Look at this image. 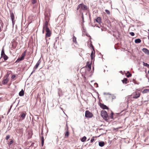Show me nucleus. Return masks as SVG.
I'll return each mask as SVG.
<instances>
[{"mask_svg":"<svg viewBox=\"0 0 149 149\" xmlns=\"http://www.w3.org/2000/svg\"><path fill=\"white\" fill-rule=\"evenodd\" d=\"M114 113L113 112H111V114L109 116L107 113V112H101V115L104 119L106 121H108L109 118L113 119V115Z\"/></svg>","mask_w":149,"mask_h":149,"instance_id":"nucleus-1","label":"nucleus"},{"mask_svg":"<svg viewBox=\"0 0 149 149\" xmlns=\"http://www.w3.org/2000/svg\"><path fill=\"white\" fill-rule=\"evenodd\" d=\"M26 53V51H24L22 54L21 56L19 58H18L15 63H18L20 61L23 60L25 56Z\"/></svg>","mask_w":149,"mask_h":149,"instance_id":"nucleus-2","label":"nucleus"},{"mask_svg":"<svg viewBox=\"0 0 149 149\" xmlns=\"http://www.w3.org/2000/svg\"><path fill=\"white\" fill-rule=\"evenodd\" d=\"M140 95V93L137 92H135L133 93V94L131 95L133 96V97L134 99H137L139 97Z\"/></svg>","mask_w":149,"mask_h":149,"instance_id":"nucleus-3","label":"nucleus"},{"mask_svg":"<svg viewBox=\"0 0 149 149\" xmlns=\"http://www.w3.org/2000/svg\"><path fill=\"white\" fill-rule=\"evenodd\" d=\"M45 29L46 32L45 35L46 37H50L51 35V32L49 28H46Z\"/></svg>","mask_w":149,"mask_h":149,"instance_id":"nucleus-4","label":"nucleus"},{"mask_svg":"<svg viewBox=\"0 0 149 149\" xmlns=\"http://www.w3.org/2000/svg\"><path fill=\"white\" fill-rule=\"evenodd\" d=\"M81 10H85L88 9V7L86 6L83 3H81Z\"/></svg>","mask_w":149,"mask_h":149,"instance_id":"nucleus-5","label":"nucleus"},{"mask_svg":"<svg viewBox=\"0 0 149 149\" xmlns=\"http://www.w3.org/2000/svg\"><path fill=\"white\" fill-rule=\"evenodd\" d=\"M93 115L91 112H85V116L87 118H91L93 116Z\"/></svg>","mask_w":149,"mask_h":149,"instance_id":"nucleus-6","label":"nucleus"},{"mask_svg":"<svg viewBox=\"0 0 149 149\" xmlns=\"http://www.w3.org/2000/svg\"><path fill=\"white\" fill-rule=\"evenodd\" d=\"M95 53V50L92 51L91 54V61L93 59L94 60Z\"/></svg>","mask_w":149,"mask_h":149,"instance_id":"nucleus-7","label":"nucleus"},{"mask_svg":"<svg viewBox=\"0 0 149 149\" xmlns=\"http://www.w3.org/2000/svg\"><path fill=\"white\" fill-rule=\"evenodd\" d=\"M100 106L101 108H102L103 109H108V107L106 105L104 104H103L100 103Z\"/></svg>","mask_w":149,"mask_h":149,"instance_id":"nucleus-8","label":"nucleus"},{"mask_svg":"<svg viewBox=\"0 0 149 149\" xmlns=\"http://www.w3.org/2000/svg\"><path fill=\"white\" fill-rule=\"evenodd\" d=\"M142 51L147 55H149V50L146 48H143L142 49Z\"/></svg>","mask_w":149,"mask_h":149,"instance_id":"nucleus-9","label":"nucleus"},{"mask_svg":"<svg viewBox=\"0 0 149 149\" xmlns=\"http://www.w3.org/2000/svg\"><path fill=\"white\" fill-rule=\"evenodd\" d=\"M41 61L39 59L37 63L36 64L35 66L34 67L33 69H35V70L36 69L38 68V66H39V65L41 63Z\"/></svg>","mask_w":149,"mask_h":149,"instance_id":"nucleus-10","label":"nucleus"},{"mask_svg":"<svg viewBox=\"0 0 149 149\" xmlns=\"http://www.w3.org/2000/svg\"><path fill=\"white\" fill-rule=\"evenodd\" d=\"M101 18L100 17H98L97 18L95 19L96 21L100 24L101 23H102L101 22Z\"/></svg>","mask_w":149,"mask_h":149,"instance_id":"nucleus-11","label":"nucleus"},{"mask_svg":"<svg viewBox=\"0 0 149 149\" xmlns=\"http://www.w3.org/2000/svg\"><path fill=\"white\" fill-rule=\"evenodd\" d=\"M91 62L90 63L89 62H87V65H88V67L89 69L88 71H90L91 69Z\"/></svg>","mask_w":149,"mask_h":149,"instance_id":"nucleus-12","label":"nucleus"},{"mask_svg":"<svg viewBox=\"0 0 149 149\" xmlns=\"http://www.w3.org/2000/svg\"><path fill=\"white\" fill-rule=\"evenodd\" d=\"M10 17L13 23V22L14 20L15 19L13 13V12L10 13Z\"/></svg>","mask_w":149,"mask_h":149,"instance_id":"nucleus-13","label":"nucleus"},{"mask_svg":"<svg viewBox=\"0 0 149 149\" xmlns=\"http://www.w3.org/2000/svg\"><path fill=\"white\" fill-rule=\"evenodd\" d=\"M48 24V23L47 21H46L45 23V24L43 25V27L44 29H46V28H48L47 26Z\"/></svg>","mask_w":149,"mask_h":149,"instance_id":"nucleus-14","label":"nucleus"},{"mask_svg":"<svg viewBox=\"0 0 149 149\" xmlns=\"http://www.w3.org/2000/svg\"><path fill=\"white\" fill-rule=\"evenodd\" d=\"M104 145V141H100L99 143V145L101 147L103 146Z\"/></svg>","mask_w":149,"mask_h":149,"instance_id":"nucleus-15","label":"nucleus"},{"mask_svg":"<svg viewBox=\"0 0 149 149\" xmlns=\"http://www.w3.org/2000/svg\"><path fill=\"white\" fill-rule=\"evenodd\" d=\"M127 78H124L122 80V81L124 84H127Z\"/></svg>","mask_w":149,"mask_h":149,"instance_id":"nucleus-16","label":"nucleus"},{"mask_svg":"<svg viewBox=\"0 0 149 149\" xmlns=\"http://www.w3.org/2000/svg\"><path fill=\"white\" fill-rule=\"evenodd\" d=\"M8 79L6 78L4 79L2 81V84H7L8 82Z\"/></svg>","mask_w":149,"mask_h":149,"instance_id":"nucleus-17","label":"nucleus"},{"mask_svg":"<svg viewBox=\"0 0 149 149\" xmlns=\"http://www.w3.org/2000/svg\"><path fill=\"white\" fill-rule=\"evenodd\" d=\"M72 41L75 44H76L77 43L76 40V38L74 36H73L72 38Z\"/></svg>","mask_w":149,"mask_h":149,"instance_id":"nucleus-18","label":"nucleus"},{"mask_svg":"<svg viewBox=\"0 0 149 149\" xmlns=\"http://www.w3.org/2000/svg\"><path fill=\"white\" fill-rule=\"evenodd\" d=\"M141 40L140 39L138 38L135 40L134 42L136 43H139L141 42Z\"/></svg>","mask_w":149,"mask_h":149,"instance_id":"nucleus-19","label":"nucleus"},{"mask_svg":"<svg viewBox=\"0 0 149 149\" xmlns=\"http://www.w3.org/2000/svg\"><path fill=\"white\" fill-rule=\"evenodd\" d=\"M24 91L22 89L19 93V95L20 96H22L24 95Z\"/></svg>","mask_w":149,"mask_h":149,"instance_id":"nucleus-20","label":"nucleus"},{"mask_svg":"<svg viewBox=\"0 0 149 149\" xmlns=\"http://www.w3.org/2000/svg\"><path fill=\"white\" fill-rule=\"evenodd\" d=\"M26 114V113H22L20 115V116H21V118H22V119H24V118Z\"/></svg>","mask_w":149,"mask_h":149,"instance_id":"nucleus-21","label":"nucleus"},{"mask_svg":"<svg viewBox=\"0 0 149 149\" xmlns=\"http://www.w3.org/2000/svg\"><path fill=\"white\" fill-rule=\"evenodd\" d=\"M86 137L85 136H84L81 139V141L82 142H84L86 141Z\"/></svg>","mask_w":149,"mask_h":149,"instance_id":"nucleus-22","label":"nucleus"},{"mask_svg":"<svg viewBox=\"0 0 149 149\" xmlns=\"http://www.w3.org/2000/svg\"><path fill=\"white\" fill-rule=\"evenodd\" d=\"M1 57L3 58V59H4V60L5 61L7 60L8 59V56L7 55H4V56H1Z\"/></svg>","mask_w":149,"mask_h":149,"instance_id":"nucleus-23","label":"nucleus"},{"mask_svg":"<svg viewBox=\"0 0 149 149\" xmlns=\"http://www.w3.org/2000/svg\"><path fill=\"white\" fill-rule=\"evenodd\" d=\"M69 135V132L68 130H67L65 132V137L66 138L68 137Z\"/></svg>","mask_w":149,"mask_h":149,"instance_id":"nucleus-24","label":"nucleus"},{"mask_svg":"<svg viewBox=\"0 0 149 149\" xmlns=\"http://www.w3.org/2000/svg\"><path fill=\"white\" fill-rule=\"evenodd\" d=\"M1 56H2L5 55V52H4V49L3 48L2 50H1Z\"/></svg>","mask_w":149,"mask_h":149,"instance_id":"nucleus-25","label":"nucleus"},{"mask_svg":"<svg viewBox=\"0 0 149 149\" xmlns=\"http://www.w3.org/2000/svg\"><path fill=\"white\" fill-rule=\"evenodd\" d=\"M127 73L128 74L127 75H126V76L127 77L129 78L132 76V74L129 72H127Z\"/></svg>","mask_w":149,"mask_h":149,"instance_id":"nucleus-26","label":"nucleus"},{"mask_svg":"<svg viewBox=\"0 0 149 149\" xmlns=\"http://www.w3.org/2000/svg\"><path fill=\"white\" fill-rule=\"evenodd\" d=\"M89 45L90 47H92L93 50H95L94 47L91 43L89 44Z\"/></svg>","mask_w":149,"mask_h":149,"instance_id":"nucleus-27","label":"nucleus"},{"mask_svg":"<svg viewBox=\"0 0 149 149\" xmlns=\"http://www.w3.org/2000/svg\"><path fill=\"white\" fill-rule=\"evenodd\" d=\"M143 65L149 68V64L147 63L143 62Z\"/></svg>","mask_w":149,"mask_h":149,"instance_id":"nucleus-28","label":"nucleus"},{"mask_svg":"<svg viewBox=\"0 0 149 149\" xmlns=\"http://www.w3.org/2000/svg\"><path fill=\"white\" fill-rule=\"evenodd\" d=\"M149 92V90L148 89H146L144 90L142 92L143 93H147Z\"/></svg>","mask_w":149,"mask_h":149,"instance_id":"nucleus-29","label":"nucleus"},{"mask_svg":"<svg viewBox=\"0 0 149 149\" xmlns=\"http://www.w3.org/2000/svg\"><path fill=\"white\" fill-rule=\"evenodd\" d=\"M3 23L1 22H0V32L1 31V27H3Z\"/></svg>","mask_w":149,"mask_h":149,"instance_id":"nucleus-30","label":"nucleus"},{"mask_svg":"<svg viewBox=\"0 0 149 149\" xmlns=\"http://www.w3.org/2000/svg\"><path fill=\"white\" fill-rule=\"evenodd\" d=\"M133 81L134 83L135 84H139V82H137L136 81H135L134 79H133Z\"/></svg>","mask_w":149,"mask_h":149,"instance_id":"nucleus-31","label":"nucleus"},{"mask_svg":"<svg viewBox=\"0 0 149 149\" xmlns=\"http://www.w3.org/2000/svg\"><path fill=\"white\" fill-rule=\"evenodd\" d=\"M111 98L112 100L115 99L116 98V96L115 95H111Z\"/></svg>","mask_w":149,"mask_h":149,"instance_id":"nucleus-32","label":"nucleus"},{"mask_svg":"<svg viewBox=\"0 0 149 149\" xmlns=\"http://www.w3.org/2000/svg\"><path fill=\"white\" fill-rule=\"evenodd\" d=\"M105 11L107 14L108 15H109L110 14V12L107 9L105 10Z\"/></svg>","mask_w":149,"mask_h":149,"instance_id":"nucleus-33","label":"nucleus"},{"mask_svg":"<svg viewBox=\"0 0 149 149\" xmlns=\"http://www.w3.org/2000/svg\"><path fill=\"white\" fill-rule=\"evenodd\" d=\"M82 17H81V18L82 19V22H84V16H83V13H82Z\"/></svg>","mask_w":149,"mask_h":149,"instance_id":"nucleus-34","label":"nucleus"},{"mask_svg":"<svg viewBox=\"0 0 149 149\" xmlns=\"http://www.w3.org/2000/svg\"><path fill=\"white\" fill-rule=\"evenodd\" d=\"M81 4H80L77 7V10H78L79 8H80L81 9Z\"/></svg>","mask_w":149,"mask_h":149,"instance_id":"nucleus-35","label":"nucleus"},{"mask_svg":"<svg viewBox=\"0 0 149 149\" xmlns=\"http://www.w3.org/2000/svg\"><path fill=\"white\" fill-rule=\"evenodd\" d=\"M130 34L132 36H134V33L133 32H130Z\"/></svg>","mask_w":149,"mask_h":149,"instance_id":"nucleus-36","label":"nucleus"},{"mask_svg":"<svg viewBox=\"0 0 149 149\" xmlns=\"http://www.w3.org/2000/svg\"><path fill=\"white\" fill-rule=\"evenodd\" d=\"M10 136L9 135H7L6 136V140H8L10 137Z\"/></svg>","mask_w":149,"mask_h":149,"instance_id":"nucleus-37","label":"nucleus"},{"mask_svg":"<svg viewBox=\"0 0 149 149\" xmlns=\"http://www.w3.org/2000/svg\"><path fill=\"white\" fill-rule=\"evenodd\" d=\"M13 142V140H11V141L9 142V143H8V144L9 145H10L11 144H12Z\"/></svg>","mask_w":149,"mask_h":149,"instance_id":"nucleus-38","label":"nucleus"},{"mask_svg":"<svg viewBox=\"0 0 149 149\" xmlns=\"http://www.w3.org/2000/svg\"><path fill=\"white\" fill-rule=\"evenodd\" d=\"M36 2V0H32V3L33 4H35Z\"/></svg>","mask_w":149,"mask_h":149,"instance_id":"nucleus-39","label":"nucleus"},{"mask_svg":"<svg viewBox=\"0 0 149 149\" xmlns=\"http://www.w3.org/2000/svg\"><path fill=\"white\" fill-rule=\"evenodd\" d=\"M95 140V139L94 138V137H93L92 138H91V142H93L94 140Z\"/></svg>","mask_w":149,"mask_h":149,"instance_id":"nucleus-40","label":"nucleus"},{"mask_svg":"<svg viewBox=\"0 0 149 149\" xmlns=\"http://www.w3.org/2000/svg\"><path fill=\"white\" fill-rule=\"evenodd\" d=\"M104 95H111V94L109 93H107L105 92H104Z\"/></svg>","mask_w":149,"mask_h":149,"instance_id":"nucleus-41","label":"nucleus"},{"mask_svg":"<svg viewBox=\"0 0 149 149\" xmlns=\"http://www.w3.org/2000/svg\"><path fill=\"white\" fill-rule=\"evenodd\" d=\"M15 75H12V76L11 77V78L12 79H13L15 78Z\"/></svg>","mask_w":149,"mask_h":149,"instance_id":"nucleus-42","label":"nucleus"},{"mask_svg":"<svg viewBox=\"0 0 149 149\" xmlns=\"http://www.w3.org/2000/svg\"><path fill=\"white\" fill-rule=\"evenodd\" d=\"M94 85L95 86H96V87H98V84L97 83H95V84H94Z\"/></svg>","mask_w":149,"mask_h":149,"instance_id":"nucleus-43","label":"nucleus"},{"mask_svg":"<svg viewBox=\"0 0 149 149\" xmlns=\"http://www.w3.org/2000/svg\"><path fill=\"white\" fill-rule=\"evenodd\" d=\"M44 141H41V145L43 146L44 145Z\"/></svg>","mask_w":149,"mask_h":149,"instance_id":"nucleus-44","label":"nucleus"},{"mask_svg":"<svg viewBox=\"0 0 149 149\" xmlns=\"http://www.w3.org/2000/svg\"><path fill=\"white\" fill-rule=\"evenodd\" d=\"M41 141H44V139L43 136H42L41 138Z\"/></svg>","mask_w":149,"mask_h":149,"instance_id":"nucleus-45","label":"nucleus"},{"mask_svg":"<svg viewBox=\"0 0 149 149\" xmlns=\"http://www.w3.org/2000/svg\"><path fill=\"white\" fill-rule=\"evenodd\" d=\"M12 105H11V106H10V108L8 110V112H9L10 111V109H11L12 107Z\"/></svg>","mask_w":149,"mask_h":149,"instance_id":"nucleus-46","label":"nucleus"},{"mask_svg":"<svg viewBox=\"0 0 149 149\" xmlns=\"http://www.w3.org/2000/svg\"><path fill=\"white\" fill-rule=\"evenodd\" d=\"M44 30H45V29H43V30L42 31V33H44V32H45Z\"/></svg>","mask_w":149,"mask_h":149,"instance_id":"nucleus-47","label":"nucleus"},{"mask_svg":"<svg viewBox=\"0 0 149 149\" xmlns=\"http://www.w3.org/2000/svg\"><path fill=\"white\" fill-rule=\"evenodd\" d=\"M35 70H35V69H34V70L32 72V73H33L34 72H35Z\"/></svg>","mask_w":149,"mask_h":149,"instance_id":"nucleus-48","label":"nucleus"},{"mask_svg":"<svg viewBox=\"0 0 149 149\" xmlns=\"http://www.w3.org/2000/svg\"><path fill=\"white\" fill-rule=\"evenodd\" d=\"M147 101H144V102L146 103H146H147Z\"/></svg>","mask_w":149,"mask_h":149,"instance_id":"nucleus-49","label":"nucleus"},{"mask_svg":"<svg viewBox=\"0 0 149 149\" xmlns=\"http://www.w3.org/2000/svg\"><path fill=\"white\" fill-rule=\"evenodd\" d=\"M101 112H106L105 111H103V110H102Z\"/></svg>","mask_w":149,"mask_h":149,"instance_id":"nucleus-50","label":"nucleus"},{"mask_svg":"<svg viewBox=\"0 0 149 149\" xmlns=\"http://www.w3.org/2000/svg\"><path fill=\"white\" fill-rule=\"evenodd\" d=\"M148 33V39H149V32Z\"/></svg>","mask_w":149,"mask_h":149,"instance_id":"nucleus-51","label":"nucleus"},{"mask_svg":"<svg viewBox=\"0 0 149 149\" xmlns=\"http://www.w3.org/2000/svg\"><path fill=\"white\" fill-rule=\"evenodd\" d=\"M3 36L4 37V36H5V34H4V33H3Z\"/></svg>","mask_w":149,"mask_h":149,"instance_id":"nucleus-52","label":"nucleus"},{"mask_svg":"<svg viewBox=\"0 0 149 149\" xmlns=\"http://www.w3.org/2000/svg\"><path fill=\"white\" fill-rule=\"evenodd\" d=\"M85 112H89V111H87V110H86V111Z\"/></svg>","mask_w":149,"mask_h":149,"instance_id":"nucleus-53","label":"nucleus"},{"mask_svg":"<svg viewBox=\"0 0 149 149\" xmlns=\"http://www.w3.org/2000/svg\"><path fill=\"white\" fill-rule=\"evenodd\" d=\"M148 74H149V70L148 71Z\"/></svg>","mask_w":149,"mask_h":149,"instance_id":"nucleus-54","label":"nucleus"},{"mask_svg":"<svg viewBox=\"0 0 149 149\" xmlns=\"http://www.w3.org/2000/svg\"><path fill=\"white\" fill-rule=\"evenodd\" d=\"M97 27H99V28H100V27H99V26H97Z\"/></svg>","mask_w":149,"mask_h":149,"instance_id":"nucleus-55","label":"nucleus"},{"mask_svg":"<svg viewBox=\"0 0 149 149\" xmlns=\"http://www.w3.org/2000/svg\"><path fill=\"white\" fill-rule=\"evenodd\" d=\"M33 73H32V72L31 73V75Z\"/></svg>","mask_w":149,"mask_h":149,"instance_id":"nucleus-56","label":"nucleus"},{"mask_svg":"<svg viewBox=\"0 0 149 149\" xmlns=\"http://www.w3.org/2000/svg\"><path fill=\"white\" fill-rule=\"evenodd\" d=\"M123 111H122L121 112H123Z\"/></svg>","mask_w":149,"mask_h":149,"instance_id":"nucleus-57","label":"nucleus"},{"mask_svg":"<svg viewBox=\"0 0 149 149\" xmlns=\"http://www.w3.org/2000/svg\"><path fill=\"white\" fill-rule=\"evenodd\" d=\"M66 126H68V125H67V124H66Z\"/></svg>","mask_w":149,"mask_h":149,"instance_id":"nucleus-58","label":"nucleus"},{"mask_svg":"<svg viewBox=\"0 0 149 149\" xmlns=\"http://www.w3.org/2000/svg\"><path fill=\"white\" fill-rule=\"evenodd\" d=\"M148 31H149V29L148 30Z\"/></svg>","mask_w":149,"mask_h":149,"instance_id":"nucleus-59","label":"nucleus"},{"mask_svg":"<svg viewBox=\"0 0 149 149\" xmlns=\"http://www.w3.org/2000/svg\"><path fill=\"white\" fill-rule=\"evenodd\" d=\"M63 113H64V114H65V112H64Z\"/></svg>","mask_w":149,"mask_h":149,"instance_id":"nucleus-60","label":"nucleus"}]
</instances>
